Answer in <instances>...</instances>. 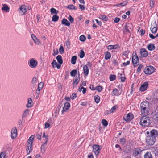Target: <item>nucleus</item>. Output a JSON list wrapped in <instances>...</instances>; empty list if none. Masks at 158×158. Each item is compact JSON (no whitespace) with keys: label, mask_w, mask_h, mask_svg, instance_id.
I'll use <instances>...</instances> for the list:
<instances>
[{"label":"nucleus","mask_w":158,"mask_h":158,"mask_svg":"<svg viewBox=\"0 0 158 158\" xmlns=\"http://www.w3.org/2000/svg\"><path fill=\"white\" fill-rule=\"evenodd\" d=\"M56 59L58 62L60 64H61L63 63V60L62 56L61 55H59L56 57Z\"/></svg>","instance_id":"5701e85b"},{"label":"nucleus","mask_w":158,"mask_h":158,"mask_svg":"<svg viewBox=\"0 0 158 158\" xmlns=\"http://www.w3.org/2000/svg\"><path fill=\"white\" fill-rule=\"evenodd\" d=\"M77 58V56H73L72 57L71 63L72 64H74L76 63Z\"/></svg>","instance_id":"7c9ffc66"},{"label":"nucleus","mask_w":158,"mask_h":158,"mask_svg":"<svg viewBox=\"0 0 158 158\" xmlns=\"http://www.w3.org/2000/svg\"><path fill=\"white\" fill-rule=\"evenodd\" d=\"M140 108L142 116H147L149 114L150 106L149 102L145 101L141 102L140 104Z\"/></svg>","instance_id":"f257e3e1"},{"label":"nucleus","mask_w":158,"mask_h":158,"mask_svg":"<svg viewBox=\"0 0 158 158\" xmlns=\"http://www.w3.org/2000/svg\"><path fill=\"white\" fill-rule=\"evenodd\" d=\"M117 108V106L116 105H115L110 110V113H112L114 112V111L115 110L116 108Z\"/></svg>","instance_id":"a18cd8bd"},{"label":"nucleus","mask_w":158,"mask_h":158,"mask_svg":"<svg viewBox=\"0 0 158 158\" xmlns=\"http://www.w3.org/2000/svg\"><path fill=\"white\" fill-rule=\"evenodd\" d=\"M6 156L5 152H2L0 155V158H5Z\"/></svg>","instance_id":"09e8293b"},{"label":"nucleus","mask_w":158,"mask_h":158,"mask_svg":"<svg viewBox=\"0 0 158 158\" xmlns=\"http://www.w3.org/2000/svg\"><path fill=\"white\" fill-rule=\"evenodd\" d=\"M70 106V104L69 102H65L64 104V106L63 108V110L62 111V114H64V112H66L67 110H68Z\"/></svg>","instance_id":"4468645a"},{"label":"nucleus","mask_w":158,"mask_h":158,"mask_svg":"<svg viewBox=\"0 0 158 158\" xmlns=\"http://www.w3.org/2000/svg\"><path fill=\"white\" fill-rule=\"evenodd\" d=\"M35 41H34V42L37 45H39L40 44V41L37 38L36 40H34Z\"/></svg>","instance_id":"680f3d73"},{"label":"nucleus","mask_w":158,"mask_h":158,"mask_svg":"<svg viewBox=\"0 0 158 158\" xmlns=\"http://www.w3.org/2000/svg\"><path fill=\"white\" fill-rule=\"evenodd\" d=\"M144 156V158H153L152 155L150 152H147Z\"/></svg>","instance_id":"bb28decb"},{"label":"nucleus","mask_w":158,"mask_h":158,"mask_svg":"<svg viewBox=\"0 0 158 158\" xmlns=\"http://www.w3.org/2000/svg\"><path fill=\"white\" fill-rule=\"evenodd\" d=\"M131 26V25L130 24H126L125 27V30L127 32H129V27Z\"/></svg>","instance_id":"a19ab883"},{"label":"nucleus","mask_w":158,"mask_h":158,"mask_svg":"<svg viewBox=\"0 0 158 158\" xmlns=\"http://www.w3.org/2000/svg\"><path fill=\"white\" fill-rule=\"evenodd\" d=\"M73 80V86L74 87L76 86L77 85L80 81V78H79V77L77 78V77H76Z\"/></svg>","instance_id":"6ab92c4d"},{"label":"nucleus","mask_w":158,"mask_h":158,"mask_svg":"<svg viewBox=\"0 0 158 158\" xmlns=\"http://www.w3.org/2000/svg\"><path fill=\"white\" fill-rule=\"evenodd\" d=\"M34 138V135H31L29 138L27 143V148H26L27 153L29 154L32 151V144L33 143V140Z\"/></svg>","instance_id":"f03ea898"},{"label":"nucleus","mask_w":158,"mask_h":158,"mask_svg":"<svg viewBox=\"0 0 158 158\" xmlns=\"http://www.w3.org/2000/svg\"><path fill=\"white\" fill-rule=\"evenodd\" d=\"M11 137L12 139H15L17 135V130L15 127H13L11 131Z\"/></svg>","instance_id":"dca6fc26"},{"label":"nucleus","mask_w":158,"mask_h":158,"mask_svg":"<svg viewBox=\"0 0 158 158\" xmlns=\"http://www.w3.org/2000/svg\"><path fill=\"white\" fill-rule=\"evenodd\" d=\"M133 115L131 113L126 114L124 117V119L126 122L130 121L133 118Z\"/></svg>","instance_id":"1a4fd4ad"},{"label":"nucleus","mask_w":158,"mask_h":158,"mask_svg":"<svg viewBox=\"0 0 158 158\" xmlns=\"http://www.w3.org/2000/svg\"><path fill=\"white\" fill-rule=\"evenodd\" d=\"M112 95L113 96L116 95L118 96L120 94L119 93L117 89L116 88H115L113 90Z\"/></svg>","instance_id":"a878e982"},{"label":"nucleus","mask_w":158,"mask_h":158,"mask_svg":"<svg viewBox=\"0 0 158 158\" xmlns=\"http://www.w3.org/2000/svg\"><path fill=\"white\" fill-rule=\"evenodd\" d=\"M148 83L147 82H144L140 86V90L142 91H144L146 90L148 86Z\"/></svg>","instance_id":"f3484780"},{"label":"nucleus","mask_w":158,"mask_h":158,"mask_svg":"<svg viewBox=\"0 0 158 158\" xmlns=\"http://www.w3.org/2000/svg\"><path fill=\"white\" fill-rule=\"evenodd\" d=\"M61 23L62 24L67 26H69L70 24V23L65 19H64L62 20Z\"/></svg>","instance_id":"b1692460"},{"label":"nucleus","mask_w":158,"mask_h":158,"mask_svg":"<svg viewBox=\"0 0 158 158\" xmlns=\"http://www.w3.org/2000/svg\"><path fill=\"white\" fill-rule=\"evenodd\" d=\"M105 58L106 60H107L110 59L111 57L110 53L108 51L106 52L105 53Z\"/></svg>","instance_id":"cd10ccee"},{"label":"nucleus","mask_w":158,"mask_h":158,"mask_svg":"<svg viewBox=\"0 0 158 158\" xmlns=\"http://www.w3.org/2000/svg\"><path fill=\"white\" fill-rule=\"evenodd\" d=\"M29 110L27 109L25 110L22 115V118H25L29 114Z\"/></svg>","instance_id":"c756f323"},{"label":"nucleus","mask_w":158,"mask_h":158,"mask_svg":"<svg viewBox=\"0 0 158 158\" xmlns=\"http://www.w3.org/2000/svg\"><path fill=\"white\" fill-rule=\"evenodd\" d=\"M36 78L35 77H33L31 81V83L35 84L34 83L36 82Z\"/></svg>","instance_id":"338daca9"},{"label":"nucleus","mask_w":158,"mask_h":158,"mask_svg":"<svg viewBox=\"0 0 158 158\" xmlns=\"http://www.w3.org/2000/svg\"><path fill=\"white\" fill-rule=\"evenodd\" d=\"M154 3V0H150V4L151 7H153Z\"/></svg>","instance_id":"052dcab7"},{"label":"nucleus","mask_w":158,"mask_h":158,"mask_svg":"<svg viewBox=\"0 0 158 158\" xmlns=\"http://www.w3.org/2000/svg\"><path fill=\"white\" fill-rule=\"evenodd\" d=\"M120 19L119 18H115L114 20V22L116 23H117L119 21Z\"/></svg>","instance_id":"0e129e2a"},{"label":"nucleus","mask_w":158,"mask_h":158,"mask_svg":"<svg viewBox=\"0 0 158 158\" xmlns=\"http://www.w3.org/2000/svg\"><path fill=\"white\" fill-rule=\"evenodd\" d=\"M68 20L70 21L71 23H72L74 22V19L70 15H69L68 18Z\"/></svg>","instance_id":"3c124183"},{"label":"nucleus","mask_w":158,"mask_h":158,"mask_svg":"<svg viewBox=\"0 0 158 158\" xmlns=\"http://www.w3.org/2000/svg\"><path fill=\"white\" fill-rule=\"evenodd\" d=\"M52 65V67L54 68H55V65H56L57 64V63L56 60L54 59L53 60L52 62L51 63Z\"/></svg>","instance_id":"864d4df0"},{"label":"nucleus","mask_w":158,"mask_h":158,"mask_svg":"<svg viewBox=\"0 0 158 158\" xmlns=\"http://www.w3.org/2000/svg\"><path fill=\"white\" fill-rule=\"evenodd\" d=\"M46 146L44 145H42L40 148V151L41 153L43 154L45 152Z\"/></svg>","instance_id":"e433bc0d"},{"label":"nucleus","mask_w":158,"mask_h":158,"mask_svg":"<svg viewBox=\"0 0 158 158\" xmlns=\"http://www.w3.org/2000/svg\"><path fill=\"white\" fill-rule=\"evenodd\" d=\"M127 2L126 1H124L122 3H120L118 4H117L114 5L115 6L120 7V6H123L125 5H126L127 4Z\"/></svg>","instance_id":"c85d7f7f"},{"label":"nucleus","mask_w":158,"mask_h":158,"mask_svg":"<svg viewBox=\"0 0 158 158\" xmlns=\"http://www.w3.org/2000/svg\"><path fill=\"white\" fill-rule=\"evenodd\" d=\"M19 10L20 13L22 15H23L27 11V9L26 6L24 5H22L19 8Z\"/></svg>","instance_id":"f8f14e48"},{"label":"nucleus","mask_w":158,"mask_h":158,"mask_svg":"<svg viewBox=\"0 0 158 158\" xmlns=\"http://www.w3.org/2000/svg\"><path fill=\"white\" fill-rule=\"evenodd\" d=\"M113 49H117L120 48V46L118 44H116L115 45H113Z\"/></svg>","instance_id":"774afa93"},{"label":"nucleus","mask_w":158,"mask_h":158,"mask_svg":"<svg viewBox=\"0 0 158 158\" xmlns=\"http://www.w3.org/2000/svg\"><path fill=\"white\" fill-rule=\"evenodd\" d=\"M119 141L120 142L121 144L123 145L126 143V140L124 138H122L120 139Z\"/></svg>","instance_id":"473e14b6"},{"label":"nucleus","mask_w":158,"mask_h":158,"mask_svg":"<svg viewBox=\"0 0 158 158\" xmlns=\"http://www.w3.org/2000/svg\"><path fill=\"white\" fill-rule=\"evenodd\" d=\"M59 19V17L55 15H53L52 19V21L53 22H56Z\"/></svg>","instance_id":"2f4dec72"},{"label":"nucleus","mask_w":158,"mask_h":158,"mask_svg":"<svg viewBox=\"0 0 158 158\" xmlns=\"http://www.w3.org/2000/svg\"><path fill=\"white\" fill-rule=\"evenodd\" d=\"M143 66V65H139L137 69V72H140L141 70V69Z\"/></svg>","instance_id":"13d9d810"},{"label":"nucleus","mask_w":158,"mask_h":158,"mask_svg":"<svg viewBox=\"0 0 158 158\" xmlns=\"http://www.w3.org/2000/svg\"><path fill=\"white\" fill-rule=\"evenodd\" d=\"M31 89L32 90H34L36 88V85L35 84H32Z\"/></svg>","instance_id":"69168bd1"},{"label":"nucleus","mask_w":158,"mask_h":158,"mask_svg":"<svg viewBox=\"0 0 158 158\" xmlns=\"http://www.w3.org/2000/svg\"><path fill=\"white\" fill-rule=\"evenodd\" d=\"M94 99L95 102L97 103H98L100 102V98L98 95H95L94 97Z\"/></svg>","instance_id":"72a5a7b5"},{"label":"nucleus","mask_w":158,"mask_h":158,"mask_svg":"<svg viewBox=\"0 0 158 158\" xmlns=\"http://www.w3.org/2000/svg\"><path fill=\"white\" fill-rule=\"evenodd\" d=\"M84 73V75L86 76L89 73V69L88 67L86 65H84L83 67Z\"/></svg>","instance_id":"aec40b11"},{"label":"nucleus","mask_w":158,"mask_h":158,"mask_svg":"<svg viewBox=\"0 0 158 158\" xmlns=\"http://www.w3.org/2000/svg\"><path fill=\"white\" fill-rule=\"evenodd\" d=\"M67 8L71 10H76V7L73 5L71 4L67 6Z\"/></svg>","instance_id":"c9c22d12"},{"label":"nucleus","mask_w":158,"mask_h":158,"mask_svg":"<svg viewBox=\"0 0 158 158\" xmlns=\"http://www.w3.org/2000/svg\"><path fill=\"white\" fill-rule=\"evenodd\" d=\"M96 90H97L99 92H101L102 90V87L101 86H98L96 87Z\"/></svg>","instance_id":"de8ad7c7"},{"label":"nucleus","mask_w":158,"mask_h":158,"mask_svg":"<svg viewBox=\"0 0 158 158\" xmlns=\"http://www.w3.org/2000/svg\"><path fill=\"white\" fill-rule=\"evenodd\" d=\"M132 62L134 67L137 66L139 62V60L137 55L133 56L132 58Z\"/></svg>","instance_id":"9d476101"},{"label":"nucleus","mask_w":158,"mask_h":158,"mask_svg":"<svg viewBox=\"0 0 158 158\" xmlns=\"http://www.w3.org/2000/svg\"><path fill=\"white\" fill-rule=\"evenodd\" d=\"M85 56V52L83 50H81L80 52V57L81 58H82L84 57Z\"/></svg>","instance_id":"8fccbe9b"},{"label":"nucleus","mask_w":158,"mask_h":158,"mask_svg":"<svg viewBox=\"0 0 158 158\" xmlns=\"http://www.w3.org/2000/svg\"><path fill=\"white\" fill-rule=\"evenodd\" d=\"M79 7L81 10H84L85 9V6L83 5L79 4Z\"/></svg>","instance_id":"bf43d9fd"},{"label":"nucleus","mask_w":158,"mask_h":158,"mask_svg":"<svg viewBox=\"0 0 158 158\" xmlns=\"http://www.w3.org/2000/svg\"><path fill=\"white\" fill-rule=\"evenodd\" d=\"M142 151V150L139 148H136L134 150L133 155L135 156H138L141 154Z\"/></svg>","instance_id":"9b49d317"},{"label":"nucleus","mask_w":158,"mask_h":158,"mask_svg":"<svg viewBox=\"0 0 158 158\" xmlns=\"http://www.w3.org/2000/svg\"><path fill=\"white\" fill-rule=\"evenodd\" d=\"M116 76L115 75H110L109 77V79L110 81H112L116 79Z\"/></svg>","instance_id":"4c0bfd02"},{"label":"nucleus","mask_w":158,"mask_h":158,"mask_svg":"<svg viewBox=\"0 0 158 158\" xmlns=\"http://www.w3.org/2000/svg\"><path fill=\"white\" fill-rule=\"evenodd\" d=\"M146 134L156 139L158 135V131L156 130L152 129L150 132L147 131Z\"/></svg>","instance_id":"20e7f679"},{"label":"nucleus","mask_w":158,"mask_h":158,"mask_svg":"<svg viewBox=\"0 0 158 158\" xmlns=\"http://www.w3.org/2000/svg\"><path fill=\"white\" fill-rule=\"evenodd\" d=\"M77 94L76 93H73L72 94V97H71V98L72 100L74 99L75 98H76V97L77 96Z\"/></svg>","instance_id":"6e6d98bb"},{"label":"nucleus","mask_w":158,"mask_h":158,"mask_svg":"<svg viewBox=\"0 0 158 158\" xmlns=\"http://www.w3.org/2000/svg\"><path fill=\"white\" fill-rule=\"evenodd\" d=\"M148 49L150 51L154 50L155 49V47L153 44L150 43L147 46Z\"/></svg>","instance_id":"a211bd4d"},{"label":"nucleus","mask_w":158,"mask_h":158,"mask_svg":"<svg viewBox=\"0 0 158 158\" xmlns=\"http://www.w3.org/2000/svg\"><path fill=\"white\" fill-rule=\"evenodd\" d=\"M42 135V133L40 132L39 134H37L36 135L37 137V138L39 140H40L41 139V135Z\"/></svg>","instance_id":"5fc2aeb1"},{"label":"nucleus","mask_w":158,"mask_h":158,"mask_svg":"<svg viewBox=\"0 0 158 158\" xmlns=\"http://www.w3.org/2000/svg\"><path fill=\"white\" fill-rule=\"evenodd\" d=\"M77 73V71L76 69L73 70L70 73V75L72 76L75 77Z\"/></svg>","instance_id":"f704fd0d"},{"label":"nucleus","mask_w":158,"mask_h":158,"mask_svg":"<svg viewBox=\"0 0 158 158\" xmlns=\"http://www.w3.org/2000/svg\"><path fill=\"white\" fill-rule=\"evenodd\" d=\"M98 145H94L93 147V151L96 156H98L101 148Z\"/></svg>","instance_id":"6e6552de"},{"label":"nucleus","mask_w":158,"mask_h":158,"mask_svg":"<svg viewBox=\"0 0 158 158\" xmlns=\"http://www.w3.org/2000/svg\"><path fill=\"white\" fill-rule=\"evenodd\" d=\"M2 10L6 12H8L9 11V8L6 4H4L2 8Z\"/></svg>","instance_id":"393cba45"},{"label":"nucleus","mask_w":158,"mask_h":158,"mask_svg":"<svg viewBox=\"0 0 158 158\" xmlns=\"http://www.w3.org/2000/svg\"><path fill=\"white\" fill-rule=\"evenodd\" d=\"M59 51L61 54H62L64 53V50L63 46H60L59 49Z\"/></svg>","instance_id":"49530a36"},{"label":"nucleus","mask_w":158,"mask_h":158,"mask_svg":"<svg viewBox=\"0 0 158 158\" xmlns=\"http://www.w3.org/2000/svg\"><path fill=\"white\" fill-rule=\"evenodd\" d=\"M152 151L154 152L156 156L158 155V148L156 147H153L151 148Z\"/></svg>","instance_id":"412c9836"},{"label":"nucleus","mask_w":158,"mask_h":158,"mask_svg":"<svg viewBox=\"0 0 158 158\" xmlns=\"http://www.w3.org/2000/svg\"><path fill=\"white\" fill-rule=\"evenodd\" d=\"M155 70V68L152 66L146 67L144 69V72L146 74L150 75L153 73Z\"/></svg>","instance_id":"39448f33"},{"label":"nucleus","mask_w":158,"mask_h":158,"mask_svg":"<svg viewBox=\"0 0 158 158\" xmlns=\"http://www.w3.org/2000/svg\"><path fill=\"white\" fill-rule=\"evenodd\" d=\"M79 39L81 41L84 42L85 40L86 37L84 35H82L80 36Z\"/></svg>","instance_id":"79ce46f5"},{"label":"nucleus","mask_w":158,"mask_h":158,"mask_svg":"<svg viewBox=\"0 0 158 158\" xmlns=\"http://www.w3.org/2000/svg\"><path fill=\"white\" fill-rule=\"evenodd\" d=\"M102 123L103 125L105 126H107L108 124L107 121L104 119H103L102 120Z\"/></svg>","instance_id":"c03bdc74"},{"label":"nucleus","mask_w":158,"mask_h":158,"mask_svg":"<svg viewBox=\"0 0 158 158\" xmlns=\"http://www.w3.org/2000/svg\"><path fill=\"white\" fill-rule=\"evenodd\" d=\"M44 125H45L44 128L45 129H46L47 128H48L50 126V124L48 123H45Z\"/></svg>","instance_id":"e2e57ef3"},{"label":"nucleus","mask_w":158,"mask_h":158,"mask_svg":"<svg viewBox=\"0 0 158 158\" xmlns=\"http://www.w3.org/2000/svg\"><path fill=\"white\" fill-rule=\"evenodd\" d=\"M156 139L148 135L146 137V142L148 145L151 146L154 144Z\"/></svg>","instance_id":"423d86ee"},{"label":"nucleus","mask_w":158,"mask_h":158,"mask_svg":"<svg viewBox=\"0 0 158 158\" xmlns=\"http://www.w3.org/2000/svg\"><path fill=\"white\" fill-rule=\"evenodd\" d=\"M146 116H143L140 119V124L142 126L145 127H148L151 123L150 118Z\"/></svg>","instance_id":"7ed1b4c3"},{"label":"nucleus","mask_w":158,"mask_h":158,"mask_svg":"<svg viewBox=\"0 0 158 158\" xmlns=\"http://www.w3.org/2000/svg\"><path fill=\"white\" fill-rule=\"evenodd\" d=\"M28 64L30 67L32 68H35L37 65L38 62L33 58L31 59L28 62Z\"/></svg>","instance_id":"0eeeda50"},{"label":"nucleus","mask_w":158,"mask_h":158,"mask_svg":"<svg viewBox=\"0 0 158 158\" xmlns=\"http://www.w3.org/2000/svg\"><path fill=\"white\" fill-rule=\"evenodd\" d=\"M27 102V104L26 106V107L28 108L31 107L32 106V99L30 98H28Z\"/></svg>","instance_id":"4be33fe9"},{"label":"nucleus","mask_w":158,"mask_h":158,"mask_svg":"<svg viewBox=\"0 0 158 158\" xmlns=\"http://www.w3.org/2000/svg\"><path fill=\"white\" fill-rule=\"evenodd\" d=\"M44 86V83L43 82H40L39 84L37 89H42Z\"/></svg>","instance_id":"37998d69"},{"label":"nucleus","mask_w":158,"mask_h":158,"mask_svg":"<svg viewBox=\"0 0 158 158\" xmlns=\"http://www.w3.org/2000/svg\"><path fill=\"white\" fill-rule=\"evenodd\" d=\"M140 52L141 56L143 57H145L148 56V52L144 48H141L140 49Z\"/></svg>","instance_id":"2eb2a0df"},{"label":"nucleus","mask_w":158,"mask_h":158,"mask_svg":"<svg viewBox=\"0 0 158 158\" xmlns=\"http://www.w3.org/2000/svg\"><path fill=\"white\" fill-rule=\"evenodd\" d=\"M50 12L51 13V14H57L58 12V11L57 10L55 9L52 8L50 9Z\"/></svg>","instance_id":"58836bf2"},{"label":"nucleus","mask_w":158,"mask_h":158,"mask_svg":"<svg viewBox=\"0 0 158 158\" xmlns=\"http://www.w3.org/2000/svg\"><path fill=\"white\" fill-rule=\"evenodd\" d=\"M101 19L105 21H106L108 20V18L105 15L101 16Z\"/></svg>","instance_id":"603ef678"},{"label":"nucleus","mask_w":158,"mask_h":158,"mask_svg":"<svg viewBox=\"0 0 158 158\" xmlns=\"http://www.w3.org/2000/svg\"><path fill=\"white\" fill-rule=\"evenodd\" d=\"M62 106V105L61 103H60L59 105L58 106L56 110V111H58V112H59L60 110V109L61 108V107Z\"/></svg>","instance_id":"4d7b16f0"},{"label":"nucleus","mask_w":158,"mask_h":158,"mask_svg":"<svg viewBox=\"0 0 158 158\" xmlns=\"http://www.w3.org/2000/svg\"><path fill=\"white\" fill-rule=\"evenodd\" d=\"M150 28L151 31L154 34L157 31V28L156 27H153V28H152L151 27Z\"/></svg>","instance_id":"ea45409f"},{"label":"nucleus","mask_w":158,"mask_h":158,"mask_svg":"<svg viewBox=\"0 0 158 158\" xmlns=\"http://www.w3.org/2000/svg\"><path fill=\"white\" fill-rule=\"evenodd\" d=\"M151 114L152 116L153 119L158 123V110H156L154 112L152 113Z\"/></svg>","instance_id":"ddd939ff"}]
</instances>
